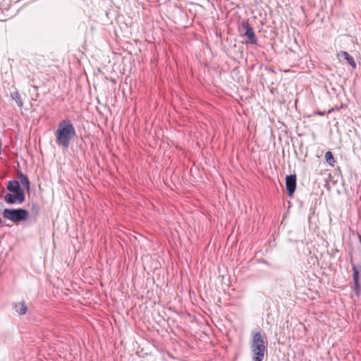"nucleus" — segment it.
Listing matches in <instances>:
<instances>
[{"instance_id": "1", "label": "nucleus", "mask_w": 361, "mask_h": 361, "mask_svg": "<svg viewBox=\"0 0 361 361\" xmlns=\"http://www.w3.org/2000/svg\"><path fill=\"white\" fill-rule=\"evenodd\" d=\"M54 135L56 145L63 149H68L76 132L71 121L63 119L59 123Z\"/></svg>"}, {"instance_id": "2", "label": "nucleus", "mask_w": 361, "mask_h": 361, "mask_svg": "<svg viewBox=\"0 0 361 361\" xmlns=\"http://www.w3.org/2000/svg\"><path fill=\"white\" fill-rule=\"evenodd\" d=\"M250 349L252 361H263L267 345L260 331H255L252 333Z\"/></svg>"}, {"instance_id": "3", "label": "nucleus", "mask_w": 361, "mask_h": 361, "mask_svg": "<svg viewBox=\"0 0 361 361\" xmlns=\"http://www.w3.org/2000/svg\"><path fill=\"white\" fill-rule=\"evenodd\" d=\"M3 216L13 223H18L21 221H26L28 219L29 213L25 209H5L3 211Z\"/></svg>"}, {"instance_id": "4", "label": "nucleus", "mask_w": 361, "mask_h": 361, "mask_svg": "<svg viewBox=\"0 0 361 361\" xmlns=\"http://www.w3.org/2000/svg\"><path fill=\"white\" fill-rule=\"evenodd\" d=\"M25 200L24 192L7 193L4 196V201L8 204H22Z\"/></svg>"}, {"instance_id": "5", "label": "nucleus", "mask_w": 361, "mask_h": 361, "mask_svg": "<svg viewBox=\"0 0 361 361\" xmlns=\"http://www.w3.org/2000/svg\"><path fill=\"white\" fill-rule=\"evenodd\" d=\"M240 31L244 36H246L251 44H257V38L255 37L252 27L247 22L243 21L240 25Z\"/></svg>"}, {"instance_id": "6", "label": "nucleus", "mask_w": 361, "mask_h": 361, "mask_svg": "<svg viewBox=\"0 0 361 361\" xmlns=\"http://www.w3.org/2000/svg\"><path fill=\"white\" fill-rule=\"evenodd\" d=\"M286 187L290 197L293 196L296 187V176L290 174L286 178Z\"/></svg>"}, {"instance_id": "7", "label": "nucleus", "mask_w": 361, "mask_h": 361, "mask_svg": "<svg viewBox=\"0 0 361 361\" xmlns=\"http://www.w3.org/2000/svg\"><path fill=\"white\" fill-rule=\"evenodd\" d=\"M7 189L11 192H24L20 188L19 182L17 180H9L7 185Z\"/></svg>"}, {"instance_id": "8", "label": "nucleus", "mask_w": 361, "mask_h": 361, "mask_svg": "<svg viewBox=\"0 0 361 361\" xmlns=\"http://www.w3.org/2000/svg\"><path fill=\"white\" fill-rule=\"evenodd\" d=\"M340 56H343L348 62V63L352 66L353 68L356 67V63L354 60V59L346 51H341L338 54Z\"/></svg>"}, {"instance_id": "9", "label": "nucleus", "mask_w": 361, "mask_h": 361, "mask_svg": "<svg viewBox=\"0 0 361 361\" xmlns=\"http://www.w3.org/2000/svg\"><path fill=\"white\" fill-rule=\"evenodd\" d=\"M14 309L16 312H18L20 315H23L26 313L27 306H26L25 302L23 301V302L15 304Z\"/></svg>"}, {"instance_id": "10", "label": "nucleus", "mask_w": 361, "mask_h": 361, "mask_svg": "<svg viewBox=\"0 0 361 361\" xmlns=\"http://www.w3.org/2000/svg\"><path fill=\"white\" fill-rule=\"evenodd\" d=\"M353 277L355 289L357 292H358V290H359V271L355 266H353Z\"/></svg>"}, {"instance_id": "11", "label": "nucleus", "mask_w": 361, "mask_h": 361, "mask_svg": "<svg viewBox=\"0 0 361 361\" xmlns=\"http://www.w3.org/2000/svg\"><path fill=\"white\" fill-rule=\"evenodd\" d=\"M11 97L13 100L16 101L17 105L19 107H22L23 106V102L22 100L21 97H20V94L18 93V92L16 91V92H11Z\"/></svg>"}, {"instance_id": "12", "label": "nucleus", "mask_w": 361, "mask_h": 361, "mask_svg": "<svg viewBox=\"0 0 361 361\" xmlns=\"http://www.w3.org/2000/svg\"><path fill=\"white\" fill-rule=\"evenodd\" d=\"M325 159H326V161L330 164L331 166H334V164L336 162L334 158V156H333V154L330 151H328L325 153Z\"/></svg>"}, {"instance_id": "13", "label": "nucleus", "mask_w": 361, "mask_h": 361, "mask_svg": "<svg viewBox=\"0 0 361 361\" xmlns=\"http://www.w3.org/2000/svg\"><path fill=\"white\" fill-rule=\"evenodd\" d=\"M20 182L25 188L29 187L30 181L28 180V178L26 176H25L23 174L20 175Z\"/></svg>"}, {"instance_id": "14", "label": "nucleus", "mask_w": 361, "mask_h": 361, "mask_svg": "<svg viewBox=\"0 0 361 361\" xmlns=\"http://www.w3.org/2000/svg\"><path fill=\"white\" fill-rule=\"evenodd\" d=\"M317 114L320 115V116H323V115H324V112H320L319 111V112H317Z\"/></svg>"}]
</instances>
